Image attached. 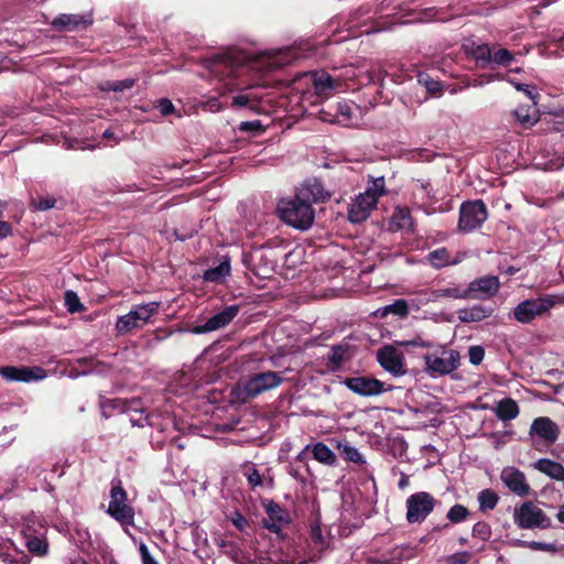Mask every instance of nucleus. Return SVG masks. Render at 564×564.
<instances>
[{"label": "nucleus", "mask_w": 564, "mask_h": 564, "mask_svg": "<svg viewBox=\"0 0 564 564\" xmlns=\"http://www.w3.org/2000/svg\"><path fill=\"white\" fill-rule=\"evenodd\" d=\"M376 189H366L365 193L354 200L349 208L348 218L351 223H361L368 218L371 210L377 206Z\"/></svg>", "instance_id": "nucleus-10"}, {"label": "nucleus", "mask_w": 564, "mask_h": 564, "mask_svg": "<svg viewBox=\"0 0 564 564\" xmlns=\"http://www.w3.org/2000/svg\"><path fill=\"white\" fill-rule=\"evenodd\" d=\"M390 313L399 316H406L409 313L408 303L404 300H397L394 303L377 311V314L381 317H384Z\"/></svg>", "instance_id": "nucleus-32"}, {"label": "nucleus", "mask_w": 564, "mask_h": 564, "mask_svg": "<svg viewBox=\"0 0 564 564\" xmlns=\"http://www.w3.org/2000/svg\"><path fill=\"white\" fill-rule=\"evenodd\" d=\"M400 346H415V347H431L432 344L430 341H425L421 338H415V339H412V340H406V341H399L398 343Z\"/></svg>", "instance_id": "nucleus-52"}, {"label": "nucleus", "mask_w": 564, "mask_h": 564, "mask_svg": "<svg viewBox=\"0 0 564 564\" xmlns=\"http://www.w3.org/2000/svg\"><path fill=\"white\" fill-rule=\"evenodd\" d=\"M329 197L321 182L317 180L305 181L296 188L291 198L281 199L278 203V214L286 225L306 230L314 223L315 212L313 204L325 202Z\"/></svg>", "instance_id": "nucleus-1"}, {"label": "nucleus", "mask_w": 564, "mask_h": 564, "mask_svg": "<svg viewBox=\"0 0 564 564\" xmlns=\"http://www.w3.org/2000/svg\"><path fill=\"white\" fill-rule=\"evenodd\" d=\"M425 370L432 376H446L455 371L460 364V355L455 349L440 347L438 351L424 356Z\"/></svg>", "instance_id": "nucleus-3"}, {"label": "nucleus", "mask_w": 564, "mask_h": 564, "mask_svg": "<svg viewBox=\"0 0 564 564\" xmlns=\"http://www.w3.org/2000/svg\"><path fill=\"white\" fill-rule=\"evenodd\" d=\"M26 546L31 553H34L36 555H43L46 553V543L39 539V538H32L26 542Z\"/></svg>", "instance_id": "nucleus-41"}, {"label": "nucleus", "mask_w": 564, "mask_h": 564, "mask_svg": "<svg viewBox=\"0 0 564 564\" xmlns=\"http://www.w3.org/2000/svg\"><path fill=\"white\" fill-rule=\"evenodd\" d=\"M108 513L122 524L133 522V508L127 503V494L120 485H115L111 488Z\"/></svg>", "instance_id": "nucleus-7"}, {"label": "nucleus", "mask_w": 564, "mask_h": 564, "mask_svg": "<svg viewBox=\"0 0 564 564\" xmlns=\"http://www.w3.org/2000/svg\"><path fill=\"white\" fill-rule=\"evenodd\" d=\"M239 313L238 305L227 306L224 311L215 314L204 325L195 326L191 329L193 334H204L220 329L227 326Z\"/></svg>", "instance_id": "nucleus-12"}, {"label": "nucleus", "mask_w": 564, "mask_h": 564, "mask_svg": "<svg viewBox=\"0 0 564 564\" xmlns=\"http://www.w3.org/2000/svg\"><path fill=\"white\" fill-rule=\"evenodd\" d=\"M265 511L267 518L263 519V525L271 532L280 533L290 521L289 514L274 502L268 503Z\"/></svg>", "instance_id": "nucleus-18"}, {"label": "nucleus", "mask_w": 564, "mask_h": 564, "mask_svg": "<svg viewBox=\"0 0 564 564\" xmlns=\"http://www.w3.org/2000/svg\"><path fill=\"white\" fill-rule=\"evenodd\" d=\"M498 495L490 490H481L478 495L479 508L481 511L492 510L498 502Z\"/></svg>", "instance_id": "nucleus-33"}, {"label": "nucleus", "mask_w": 564, "mask_h": 564, "mask_svg": "<svg viewBox=\"0 0 564 564\" xmlns=\"http://www.w3.org/2000/svg\"><path fill=\"white\" fill-rule=\"evenodd\" d=\"M252 98L249 95H238L232 98V106L242 108L249 106Z\"/></svg>", "instance_id": "nucleus-51"}, {"label": "nucleus", "mask_w": 564, "mask_h": 564, "mask_svg": "<svg viewBox=\"0 0 564 564\" xmlns=\"http://www.w3.org/2000/svg\"><path fill=\"white\" fill-rule=\"evenodd\" d=\"M345 386L350 391L361 397H376L390 390V388H386L384 383L380 380L369 377L347 378Z\"/></svg>", "instance_id": "nucleus-11"}, {"label": "nucleus", "mask_w": 564, "mask_h": 564, "mask_svg": "<svg viewBox=\"0 0 564 564\" xmlns=\"http://www.w3.org/2000/svg\"><path fill=\"white\" fill-rule=\"evenodd\" d=\"M473 55L477 62L491 63V50L487 44L478 45L474 48Z\"/></svg>", "instance_id": "nucleus-39"}, {"label": "nucleus", "mask_w": 564, "mask_h": 564, "mask_svg": "<svg viewBox=\"0 0 564 564\" xmlns=\"http://www.w3.org/2000/svg\"><path fill=\"white\" fill-rule=\"evenodd\" d=\"M357 110V107L349 105L347 102L338 104L337 111L345 119L350 120L354 116V111Z\"/></svg>", "instance_id": "nucleus-47"}, {"label": "nucleus", "mask_w": 564, "mask_h": 564, "mask_svg": "<svg viewBox=\"0 0 564 564\" xmlns=\"http://www.w3.org/2000/svg\"><path fill=\"white\" fill-rule=\"evenodd\" d=\"M531 431L549 443H554L558 436L557 425L549 417L535 419L531 425Z\"/></svg>", "instance_id": "nucleus-20"}, {"label": "nucleus", "mask_w": 564, "mask_h": 564, "mask_svg": "<svg viewBox=\"0 0 564 564\" xmlns=\"http://www.w3.org/2000/svg\"><path fill=\"white\" fill-rule=\"evenodd\" d=\"M521 544L531 550L546 551V552H552V553L557 551L556 546L551 543H543V542H536V541H524Z\"/></svg>", "instance_id": "nucleus-43"}, {"label": "nucleus", "mask_w": 564, "mask_h": 564, "mask_svg": "<svg viewBox=\"0 0 564 564\" xmlns=\"http://www.w3.org/2000/svg\"><path fill=\"white\" fill-rule=\"evenodd\" d=\"M553 305L554 302L549 299L525 300L514 307L513 316L519 323L528 324L546 313Z\"/></svg>", "instance_id": "nucleus-8"}, {"label": "nucleus", "mask_w": 564, "mask_h": 564, "mask_svg": "<svg viewBox=\"0 0 564 564\" xmlns=\"http://www.w3.org/2000/svg\"><path fill=\"white\" fill-rule=\"evenodd\" d=\"M488 217L486 205L482 200L466 202L460 206L458 228L470 232L479 228Z\"/></svg>", "instance_id": "nucleus-5"}, {"label": "nucleus", "mask_w": 564, "mask_h": 564, "mask_svg": "<svg viewBox=\"0 0 564 564\" xmlns=\"http://www.w3.org/2000/svg\"><path fill=\"white\" fill-rule=\"evenodd\" d=\"M556 517L560 522L564 523V505L560 507V510H558Z\"/></svg>", "instance_id": "nucleus-64"}, {"label": "nucleus", "mask_w": 564, "mask_h": 564, "mask_svg": "<svg viewBox=\"0 0 564 564\" xmlns=\"http://www.w3.org/2000/svg\"><path fill=\"white\" fill-rule=\"evenodd\" d=\"M469 514L466 507L463 505L453 506L447 512V519L453 523L463 522Z\"/></svg>", "instance_id": "nucleus-35"}, {"label": "nucleus", "mask_w": 564, "mask_h": 564, "mask_svg": "<svg viewBox=\"0 0 564 564\" xmlns=\"http://www.w3.org/2000/svg\"><path fill=\"white\" fill-rule=\"evenodd\" d=\"M501 480L503 484L518 496H527L530 487L525 482V477L522 471L514 467H507L501 471Z\"/></svg>", "instance_id": "nucleus-17"}, {"label": "nucleus", "mask_w": 564, "mask_h": 564, "mask_svg": "<svg viewBox=\"0 0 564 564\" xmlns=\"http://www.w3.org/2000/svg\"><path fill=\"white\" fill-rule=\"evenodd\" d=\"M516 522L520 528L531 529L535 527L546 528L550 520L541 508L532 502H524L516 513Z\"/></svg>", "instance_id": "nucleus-9"}, {"label": "nucleus", "mask_w": 564, "mask_h": 564, "mask_svg": "<svg viewBox=\"0 0 564 564\" xmlns=\"http://www.w3.org/2000/svg\"><path fill=\"white\" fill-rule=\"evenodd\" d=\"M224 552L228 554L234 561H238L239 551L235 544L234 547H227Z\"/></svg>", "instance_id": "nucleus-59"}, {"label": "nucleus", "mask_w": 564, "mask_h": 564, "mask_svg": "<svg viewBox=\"0 0 564 564\" xmlns=\"http://www.w3.org/2000/svg\"><path fill=\"white\" fill-rule=\"evenodd\" d=\"M86 26V22L75 14H59L52 21V26L58 31H74L79 26Z\"/></svg>", "instance_id": "nucleus-26"}, {"label": "nucleus", "mask_w": 564, "mask_h": 564, "mask_svg": "<svg viewBox=\"0 0 564 564\" xmlns=\"http://www.w3.org/2000/svg\"><path fill=\"white\" fill-rule=\"evenodd\" d=\"M392 220L397 228L399 229H405L412 227V219L410 216V210L406 208H398L393 216Z\"/></svg>", "instance_id": "nucleus-34"}, {"label": "nucleus", "mask_w": 564, "mask_h": 564, "mask_svg": "<svg viewBox=\"0 0 564 564\" xmlns=\"http://www.w3.org/2000/svg\"><path fill=\"white\" fill-rule=\"evenodd\" d=\"M311 540L313 541L316 551L307 561H302L300 564H307L308 562L318 560L322 556L323 551L326 549V541L322 533L321 525L317 522L311 525Z\"/></svg>", "instance_id": "nucleus-27"}, {"label": "nucleus", "mask_w": 564, "mask_h": 564, "mask_svg": "<svg viewBox=\"0 0 564 564\" xmlns=\"http://www.w3.org/2000/svg\"><path fill=\"white\" fill-rule=\"evenodd\" d=\"M0 373L9 381L30 382L45 378V371L40 367H3Z\"/></svg>", "instance_id": "nucleus-16"}, {"label": "nucleus", "mask_w": 564, "mask_h": 564, "mask_svg": "<svg viewBox=\"0 0 564 564\" xmlns=\"http://www.w3.org/2000/svg\"><path fill=\"white\" fill-rule=\"evenodd\" d=\"M230 273V263L225 260L217 267L208 269L204 272V280L213 283H221L225 278Z\"/></svg>", "instance_id": "nucleus-29"}, {"label": "nucleus", "mask_w": 564, "mask_h": 564, "mask_svg": "<svg viewBox=\"0 0 564 564\" xmlns=\"http://www.w3.org/2000/svg\"><path fill=\"white\" fill-rule=\"evenodd\" d=\"M469 361L473 365H479L484 360L485 350L481 346H471L468 350Z\"/></svg>", "instance_id": "nucleus-45"}, {"label": "nucleus", "mask_w": 564, "mask_h": 564, "mask_svg": "<svg viewBox=\"0 0 564 564\" xmlns=\"http://www.w3.org/2000/svg\"><path fill=\"white\" fill-rule=\"evenodd\" d=\"M474 535H480L482 539L489 536V527L486 523L478 522L473 528Z\"/></svg>", "instance_id": "nucleus-50"}, {"label": "nucleus", "mask_w": 564, "mask_h": 564, "mask_svg": "<svg viewBox=\"0 0 564 564\" xmlns=\"http://www.w3.org/2000/svg\"><path fill=\"white\" fill-rule=\"evenodd\" d=\"M65 305L70 313L84 311V305L80 303L76 292L67 291L65 293Z\"/></svg>", "instance_id": "nucleus-37"}, {"label": "nucleus", "mask_w": 564, "mask_h": 564, "mask_svg": "<svg viewBox=\"0 0 564 564\" xmlns=\"http://www.w3.org/2000/svg\"><path fill=\"white\" fill-rule=\"evenodd\" d=\"M513 61V55L506 48H498L491 55V63L507 66Z\"/></svg>", "instance_id": "nucleus-40"}, {"label": "nucleus", "mask_w": 564, "mask_h": 564, "mask_svg": "<svg viewBox=\"0 0 564 564\" xmlns=\"http://www.w3.org/2000/svg\"><path fill=\"white\" fill-rule=\"evenodd\" d=\"M215 543L217 546H219L220 549H223L224 551L227 549V547H234V543L231 542H228L224 539H216L215 540Z\"/></svg>", "instance_id": "nucleus-60"}, {"label": "nucleus", "mask_w": 564, "mask_h": 564, "mask_svg": "<svg viewBox=\"0 0 564 564\" xmlns=\"http://www.w3.org/2000/svg\"><path fill=\"white\" fill-rule=\"evenodd\" d=\"M492 411L501 421H510L519 415V406L513 399L506 398L496 403Z\"/></svg>", "instance_id": "nucleus-24"}, {"label": "nucleus", "mask_w": 564, "mask_h": 564, "mask_svg": "<svg viewBox=\"0 0 564 564\" xmlns=\"http://www.w3.org/2000/svg\"><path fill=\"white\" fill-rule=\"evenodd\" d=\"M10 235H11V226L6 221L0 220V239L7 238Z\"/></svg>", "instance_id": "nucleus-57"}, {"label": "nucleus", "mask_w": 564, "mask_h": 564, "mask_svg": "<svg viewBox=\"0 0 564 564\" xmlns=\"http://www.w3.org/2000/svg\"><path fill=\"white\" fill-rule=\"evenodd\" d=\"M313 457L325 465H334L336 463V455L324 443H316L312 447Z\"/></svg>", "instance_id": "nucleus-30"}, {"label": "nucleus", "mask_w": 564, "mask_h": 564, "mask_svg": "<svg viewBox=\"0 0 564 564\" xmlns=\"http://www.w3.org/2000/svg\"><path fill=\"white\" fill-rule=\"evenodd\" d=\"M55 202L53 197H39L33 199L31 205L37 210H47L54 207Z\"/></svg>", "instance_id": "nucleus-44"}, {"label": "nucleus", "mask_w": 564, "mask_h": 564, "mask_svg": "<svg viewBox=\"0 0 564 564\" xmlns=\"http://www.w3.org/2000/svg\"><path fill=\"white\" fill-rule=\"evenodd\" d=\"M534 467L550 476L553 479L556 480H563L564 479V467L562 464L547 459V458H541L538 462L534 463Z\"/></svg>", "instance_id": "nucleus-25"}, {"label": "nucleus", "mask_w": 564, "mask_h": 564, "mask_svg": "<svg viewBox=\"0 0 564 564\" xmlns=\"http://www.w3.org/2000/svg\"><path fill=\"white\" fill-rule=\"evenodd\" d=\"M377 359L380 366L388 372L399 376L404 373L403 356L392 346H386L378 350Z\"/></svg>", "instance_id": "nucleus-13"}, {"label": "nucleus", "mask_w": 564, "mask_h": 564, "mask_svg": "<svg viewBox=\"0 0 564 564\" xmlns=\"http://www.w3.org/2000/svg\"><path fill=\"white\" fill-rule=\"evenodd\" d=\"M134 85V79L127 78L123 80H116V82H107L102 89L104 90H112V91H123L126 89L132 88Z\"/></svg>", "instance_id": "nucleus-38"}, {"label": "nucleus", "mask_w": 564, "mask_h": 564, "mask_svg": "<svg viewBox=\"0 0 564 564\" xmlns=\"http://www.w3.org/2000/svg\"><path fill=\"white\" fill-rule=\"evenodd\" d=\"M217 63L224 64L226 66L232 67L235 64H238L239 61L236 59L232 55L224 54L217 57Z\"/></svg>", "instance_id": "nucleus-53"}, {"label": "nucleus", "mask_w": 564, "mask_h": 564, "mask_svg": "<svg viewBox=\"0 0 564 564\" xmlns=\"http://www.w3.org/2000/svg\"><path fill=\"white\" fill-rule=\"evenodd\" d=\"M0 557L3 560V562H7V563H10V564H18L19 561L15 560V558H12L9 554L7 553H0Z\"/></svg>", "instance_id": "nucleus-61"}, {"label": "nucleus", "mask_w": 564, "mask_h": 564, "mask_svg": "<svg viewBox=\"0 0 564 564\" xmlns=\"http://www.w3.org/2000/svg\"><path fill=\"white\" fill-rule=\"evenodd\" d=\"M159 108L162 115L166 116L173 112L174 106L169 99L160 100Z\"/></svg>", "instance_id": "nucleus-54"}, {"label": "nucleus", "mask_w": 564, "mask_h": 564, "mask_svg": "<svg viewBox=\"0 0 564 564\" xmlns=\"http://www.w3.org/2000/svg\"><path fill=\"white\" fill-rule=\"evenodd\" d=\"M247 479H248V482L251 487H257V486H261L262 485V478H261V475L260 473L253 468V467H250L246 473H245Z\"/></svg>", "instance_id": "nucleus-46"}, {"label": "nucleus", "mask_w": 564, "mask_h": 564, "mask_svg": "<svg viewBox=\"0 0 564 564\" xmlns=\"http://www.w3.org/2000/svg\"><path fill=\"white\" fill-rule=\"evenodd\" d=\"M159 307V302H149L132 306L127 314L118 317L116 322L117 334L126 335L143 328L150 323L151 318L158 314Z\"/></svg>", "instance_id": "nucleus-2"}, {"label": "nucleus", "mask_w": 564, "mask_h": 564, "mask_svg": "<svg viewBox=\"0 0 564 564\" xmlns=\"http://www.w3.org/2000/svg\"><path fill=\"white\" fill-rule=\"evenodd\" d=\"M420 83H422L429 93L433 95H440L442 93V84L429 76H421Z\"/></svg>", "instance_id": "nucleus-42"}, {"label": "nucleus", "mask_w": 564, "mask_h": 564, "mask_svg": "<svg viewBox=\"0 0 564 564\" xmlns=\"http://www.w3.org/2000/svg\"><path fill=\"white\" fill-rule=\"evenodd\" d=\"M281 372L264 371L250 376L242 384V393L248 398H256L261 393L280 387L283 382Z\"/></svg>", "instance_id": "nucleus-4"}, {"label": "nucleus", "mask_w": 564, "mask_h": 564, "mask_svg": "<svg viewBox=\"0 0 564 564\" xmlns=\"http://www.w3.org/2000/svg\"><path fill=\"white\" fill-rule=\"evenodd\" d=\"M258 128L260 127V123L258 121L256 122H242L241 123V130H249V129H253V128Z\"/></svg>", "instance_id": "nucleus-62"}, {"label": "nucleus", "mask_w": 564, "mask_h": 564, "mask_svg": "<svg viewBox=\"0 0 564 564\" xmlns=\"http://www.w3.org/2000/svg\"><path fill=\"white\" fill-rule=\"evenodd\" d=\"M336 447L340 452V455L344 457V459L355 464L365 463V458L361 453L348 442H338Z\"/></svg>", "instance_id": "nucleus-31"}, {"label": "nucleus", "mask_w": 564, "mask_h": 564, "mask_svg": "<svg viewBox=\"0 0 564 564\" xmlns=\"http://www.w3.org/2000/svg\"><path fill=\"white\" fill-rule=\"evenodd\" d=\"M232 523L239 530H243L245 527L247 525V520L242 514L236 513L235 517L232 518Z\"/></svg>", "instance_id": "nucleus-56"}, {"label": "nucleus", "mask_w": 564, "mask_h": 564, "mask_svg": "<svg viewBox=\"0 0 564 564\" xmlns=\"http://www.w3.org/2000/svg\"><path fill=\"white\" fill-rule=\"evenodd\" d=\"M443 297L454 300H467L469 299L468 289L460 285H451L437 289L431 292L429 301L435 302Z\"/></svg>", "instance_id": "nucleus-23"}, {"label": "nucleus", "mask_w": 564, "mask_h": 564, "mask_svg": "<svg viewBox=\"0 0 564 564\" xmlns=\"http://www.w3.org/2000/svg\"><path fill=\"white\" fill-rule=\"evenodd\" d=\"M514 116L517 120L525 128L532 127L540 119L539 110L535 109L534 104L532 106H519L514 110Z\"/></svg>", "instance_id": "nucleus-28"}, {"label": "nucleus", "mask_w": 564, "mask_h": 564, "mask_svg": "<svg viewBox=\"0 0 564 564\" xmlns=\"http://www.w3.org/2000/svg\"><path fill=\"white\" fill-rule=\"evenodd\" d=\"M346 350L347 349L340 345L332 348V351L328 356V362L333 369H337L341 366Z\"/></svg>", "instance_id": "nucleus-36"}, {"label": "nucleus", "mask_w": 564, "mask_h": 564, "mask_svg": "<svg viewBox=\"0 0 564 564\" xmlns=\"http://www.w3.org/2000/svg\"><path fill=\"white\" fill-rule=\"evenodd\" d=\"M383 187H384V180H383V177H379L373 182L372 187H370L369 189H376L377 199H379V197L383 194Z\"/></svg>", "instance_id": "nucleus-55"}, {"label": "nucleus", "mask_w": 564, "mask_h": 564, "mask_svg": "<svg viewBox=\"0 0 564 564\" xmlns=\"http://www.w3.org/2000/svg\"><path fill=\"white\" fill-rule=\"evenodd\" d=\"M427 260L432 267L441 269L447 265L458 264L463 260V257L457 256L452 258L446 248H438L427 254Z\"/></svg>", "instance_id": "nucleus-22"}, {"label": "nucleus", "mask_w": 564, "mask_h": 564, "mask_svg": "<svg viewBox=\"0 0 564 564\" xmlns=\"http://www.w3.org/2000/svg\"><path fill=\"white\" fill-rule=\"evenodd\" d=\"M311 78L315 94L323 98H329L341 86L339 78H334L324 70L313 73Z\"/></svg>", "instance_id": "nucleus-15"}, {"label": "nucleus", "mask_w": 564, "mask_h": 564, "mask_svg": "<svg viewBox=\"0 0 564 564\" xmlns=\"http://www.w3.org/2000/svg\"><path fill=\"white\" fill-rule=\"evenodd\" d=\"M398 485L400 489H404L409 485V478L403 475Z\"/></svg>", "instance_id": "nucleus-63"}, {"label": "nucleus", "mask_w": 564, "mask_h": 564, "mask_svg": "<svg viewBox=\"0 0 564 564\" xmlns=\"http://www.w3.org/2000/svg\"><path fill=\"white\" fill-rule=\"evenodd\" d=\"M251 259L258 275L267 276L274 271L275 260L271 249H258L252 253Z\"/></svg>", "instance_id": "nucleus-19"}, {"label": "nucleus", "mask_w": 564, "mask_h": 564, "mask_svg": "<svg viewBox=\"0 0 564 564\" xmlns=\"http://www.w3.org/2000/svg\"><path fill=\"white\" fill-rule=\"evenodd\" d=\"M139 551L141 554L142 564H159L150 554L148 546L144 543H140Z\"/></svg>", "instance_id": "nucleus-48"}, {"label": "nucleus", "mask_w": 564, "mask_h": 564, "mask_svg": "<svg viewBox=\"0 0 564 564\" xmlns=\"http://www.w3.org/2000/svg\"><path fill=\"white\" fill-rule=\"evenodd\" d=\"M469 560V553L467 552H460L455 553L452 556L448 557L447 562L449 564H466Z\"/></svg>", "instance_id": "nucleus-49"}, {"label": "nucleus", "mask_w": 564, "mask_h": 564, "mask_svg": "<svg viewBox=\"0 0 564 564\" xmlns=\"http://www.w3.org/2000/svg\"><path fill=\"white\" fill-rule=\"evenodd\" d=\"M499 288V279L494 275L476 279L467 286L469 299L490 297L498 292Z\"/></svg>", "instance_id": "nucleus-14"}, {"label": "nucleus", "mask_w": 564, "mask_h": 564, "mask_svg": "<svg viewBox=\"0 0 564 564\" xmlns=\"http://www.w3.org/2000/svg\"><path fill=\"white\" fill-rule=\"evenodd\" d=\"M457 314L458 319L463 323L480 322L492 314V308L482 305H474L459 310Z\"/></svg>", "instance_id": "nucleus-21"}, {"label": "nucleus", "mask_w": 564, "mask_h": 564, "mask_svg": "<svg viewBox=\"0 0 564 564\" xmlns=\"http://www.w3.org/2000/svg\"><path fill=\"white\" fill-rule=\"evenodd\" d=\"M435 498L425 491L411 495L406 499V520L410 523L424 521L435 508Z\"/></svg>", "instance_id": "nucleus-6"}, {"label": "nucleus", "mask_w": 564, "mask_h": 564, "mask_svg": "<svg viewBox=\"0 0 564 564\" xmlns=\"http://www.w3.org/2000/svg\"><path fill=\"white\" fill-rule=\"evenodd\" d=\"M516 88H517V90L525 93V95L533 101V104L534 105L536 104L535 102L536 95H534L531 90H529L528 86H525L523 84H517Z\"/></svg>", "instance_id": "nucleus-58"}]
</instances>
